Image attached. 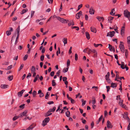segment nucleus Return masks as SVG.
Instances as JSON below:
<instances>
[{"label": "nucleus", "mask_w": 130, "mask_h": 130, "mask_svg": "<svg viewBox=\"0 0 130 130\" xmlns=\"http://www.w3.org/2000/svg\"><path fill=\"white\" fill-rule=\"evenodd\" d=\"M56 107H53V109H50L48 111L45 113L44 115L45 117H47L49 116V113L51 112H54L55 110Z\"/></svg>", "instance_id": "obj_1"}, {"label": "nucleus", "mask_w": 130, "mask_h": 130, "mask_svg": "<svg viewBox=\"0 0 130 130\" xmlns=\"http://www.w3.org/2000/svg\"><path fill=\"white\" fill-rule=\"evenodd\" d=\"M119 47L122 53H124L125 52V48L123 42H120V44L119 46Z\"/></svg>", "instance_id": "obj_2"}, {"label": "nucleus", "mask_w": 130, "mask_h": 130, "mask_svg": "<svg viewBox=\"0 0 130 130\" xmlns=\"http://www.w3.org/2000/svg\"><path fill=\"white\" fill-rule=\"evenodd\" d=\"M57 19L61 23H67L69 21L68 20H66L63 18H61L60 17H58L57 18Z\"/></svg>", "instance_id": "obj_3"}, {"label": "nucleus", "mask_w": 130, "mask_h": 130, "mask_svg": "<svg viewBox=\"0 0 130 130\" xmlns=\"http://www.w3.org/2000/svg\"><path fill=\"white\" fill-rule=\"evenodd\" d=\"M124 14L125 17L127 18L130 17V12L127 9L125 10L124 11Z\"/></svg>", "instance_id": "obj_4"}, {"label": "nucleus", "mask_w": 130, "mask_h": 130, "mask_svg": "<svg viewBox=\"0 0 130 130\" xmlns=\"http://www.w3.org/2000/svg\"><path fill=\"white\" fill-rule=\"evenodd\" d=\"M115 32L114 31H109L107 33V36H109L112 38L114 36Z\"/></svg>", "instance_id": "obj_5"}, {"label": "nucleus", "mask_w": 130, "mask_h": 130, "mask_svg": "<svg viewBox=\"0 0 130 130\" xmlns=\"http://www.w3.org/2000/svg\"><path fill=\"white\" fill-rule=\"evenodd\" d=\"M27 112L28 110H25L23 112L20 113V115L21 117H22L23 116H26L27 115H26V114L27 113Z\"/></svg>", "instance_id": "obj_6"}, {"label": "nucleus", "mask_w": 130, "mask_h": 130, "mask_svg": "<svg viewBox=\"0 0 130 130\" xmlns=\"http://www.w3.org/2000/svg\"><path fill=\"white\" fill-rule=\"evenodd\" d=\"M125 27L124 26L122 27L121 28V34L122 36H123L124 35L125 31Z\"/></svg>", "instance_id": "obj_7"}, {"label": "nucleus", "mask_w": 130, "mask_h": 130, "mask_svg": "<svg viewBox=\"0 0 130 130\" xmlns=\"http://www.w3.org/2000/svg\"><path fill=\"white\" fill-rule=\"evenodd\" d=\"M107 127L108 128H112L113 127L112 125H111L110 122L108 120L107 123Z\"/></svg>", "instance_id": "obj_8"}, {"label": "nucleus", "mask_w": 130, "mask_h": 130, "mask_svg": "<svg viewBox=\"0 0 130 130\" xmlns=\"http://www.w3.org/2000/svg\"><path fill=\"white\" fill-rule=\"evenodd\" d=\"M82 12L80 11H79L76 14V17L77 19H79L80 17V16L82 15Z\"/></svg>", "instance_id": "obj_9"}, {"label": "nucleus", "mask_w": 130, "mask_h": 130, "mask_svg": "<svg viewBox=\"0 0 130 130\" xmlns=\"http://www.w3.org/2000/svg\"><path fill=\"white\" fill-rule=\"evenodd\" d=\"M25 91L24 90H22L21 91L19 92L18 93V96L20 97H21L22 95L23 92Z\"/></svg>", "instance_id": "obj_10"}, {"label": "nucleus", "mask_w": 130, "mask_h": 130, "mask_svg": "<svg viewBox=\"0 0 130 130\" xmlns=\"http://www.w3.org/2000/svg\"><path fill=\"white\" fill-rule=\"evenodd\" d=\"M38 94H40L39 95V97L40 98H41L43 97L44 96V93L42 92V91L41 90H39L38 92Z\"/></svg>", "instance_id": "obj_11"}, {"label": "nucleus", "mask_w": 130, "mask_h": 130, "mask_svg": "<svg viewBox=\"0 0 130 130\" xmlns=\"http://www.w3.org/2000/svg\"><path fill=\"white\" fill-rule=\"evenodd\" d=\"M118 96L119 97V99L120 100V101L119 102V104L120 106H121L123 104V100H121V99L120 98V95H118L117 96V97H118Z\"/></svg>", "instance_id": "obj_12"}, {"label": "nucleus", "mask_w": 130, "mask_h": 130, "mask_svg": "<svg viewBox=\"0 0 130 130\" xmlns=\"http://www.w3.org/2000/svg\"><path fill=\"white\" fill-rule=\"evenodd\" d=\"M109 76L108 75H106L105 76V79L106 80L107 82L108 83H110L111 82V80L109 78Z\"/></svg>", "instance_id": "obj_13"}, {"label": "nucleus", "mask_w": 130, "mask_h": 130, "mask_svg": "<svg viewBox=\"0 0 130 130\" xmlns=\"http://www.w3.org/2000/svg\"><path fill=\"white\" fill-rule=\"evenodd\" d=\"M90 29L91 32H93L95 33H96L97 31L96 29L95 28L91 27L90 28Z\"/></svg>", "instance_id": "obj_14"}, {"label": "nucleus", "mask_w": 130, "mask_h": 130, "mask_svg": "<svg viewBox=\"0 0 130 130\" xmlns=\"http://www.w3.org/2000/svg\"><path fill=\"white\" fill-rule=\"evenodd\" d=\"M85 35L87 38L89 40L90 38V35L89 32L87 31L85 32Z\"/></svg>", "instance_id": "obj_15"}, {"label": "nucleus", "mask_w": 130, "mask_h": 130, "mask_svg": "<svg viewBox=\"0 0 130 130\" xmlns=\"http://www.w3.org/2000/svg\"><path fill=\"white\" fill-rule=\"evenodd\" d=\"M94 10L92 8H91L89 10V12L90 14H94Z\"/></svg>", "instance_id": "obj_16"}, {"label": "nucleus", "mask_w": 130, "mask_h": 130, "mask_svg": "<svg viewBox=\"0 0 130 130\" xmlns=\"http://www.w3.org/2000/svg\"><path fill=\"white\" fill-rule=\"evenodd\" d=\"M8 85L6 84H2L1 85V88L3 89H5L7 88Z\"/></svg>", "instance_id": "obj_17"}, {"label": "nucleus", "mask_w": 130, "mask_h": 130, "mask_svg": "<svg viewBox=\"0 0 130 130\" xmlns=\"http://www.w3.org/2000/svg\"><path fill=\"white\" fill-rule=\"evenodd\" d=\"M70 22V23H69L68 24V26H70L71 25L73 26L74 25V22L72 20Z\"/></svg>", "instance_id": "obj_18"}, {"label": "nucleus", "mask_w": 130, "mask_h": 130, "mask_svg": "<svg viewBox=\"0 0 130 130\" xmlns=\"http://www.w3.org/2000/svg\"><path fill=\"white\" fill-rule=\"evenodd\" d=\"M114 18L111 17H109L108 18V21H109L108 22H109L110 23H111L112 22V20Z\"/></svg>", "instance_id": "obj_19"}, {"label": "nucleus", "mask_w": 130, "mask_h": 130, "mask_svg": "<svg viewBox=\"0 0 130 130\" xmlns=\"http://www.w3.org/2000/svg\"><path fill=\"white\" fill-rule=\"evenodd\" d=\"M28 11V9L27 8H25V9H23V10L21 12V14H22L25 13H26Z\"/></svg>", "instance_id": "obj_20"}, {"label": "nucleus", "mask_w": 130, "mask_h": 130, "mask_svg": "<svg viewBox=\"0 0 130 130\" xmlns=\"http://www.w3.org/2000/svg\"><path fill=\"white\" fill-rule=\"evenodd\" d=\"M114 11L115 9H112L111 10V12L110 13V14L112 15H114L115 14V12Z\"/></svg>", "instance_id": "obj_21"}, {"label": "nucleus", "mask_w": 130, "mask_h": 130, "mask_svg": "<svg viewBox=\"0 0 130 130\" xmlns=\"http://www.w3.org/2000/svg\"><path fill=\"white\" fill-rule=\"evenodd\" d=\"M62 41L63 42L64 45L67 43V38H65L63 39Z\"/></svg>", "instance_id": "obj_22"}, {"label": "nucleus", "mask_w": 130, "mask_h": 130, "mask_svg": "<svg viewBox=\"0 0 130 130\" xmlns=\"http://www.w3.org/2000/svg\"><path fill=\"white\" fill-rule=\"evenodd\" d=\"M117 86V85L116 83H112L111 84V87L112 88L116 87Z\"/></svg>", "instance_id": "obj_23"}, {"label": "nucleus", "mask_w": 130, "mask_h": 130, "mask_svg": "<svg viewBox=\"0 0 130 130\" xmlns=\"http://www.w3.org/2000/svg\"><path fill=\"white\" fill-rule=\"evenodd\" d=\"M16 31L17 32V34L18 35H20V27L19 26L17 28Z\"/></svg>", "instance_id": "obj_24"}, {"label": "nucleus", "mask_w": 130, "mask_h": 130, "mask_svg": "<svg viewBox=\"0 0 130 130\" xmlns=\"http://www.w3.org/2000/svg\"><path fill=\"white\" fill-rule=\"evenodd\" d=\"M50 118L49 117H47V118H45L44 120L45 122L46 123H48L50 121Z\"/></svg>", "instance_id": "obj_25"}, {"label": "nucleus", "mask_w": 130, "mask_h": 130, "mask_svg": "<svg viewBox=\"0 0 130 130\" xmlns=\"http://www.w3.org/2000/svg\"><path fill=\"white\" fill-rule=\"evenodd\" d=\"M128 113L127 112H126V119L127 120V121L129 123L130 122V119H129L128 117Z\"/></svg>", "instance_id": "obj_26"}, {"label": "nucleus", "mask_w": 130, "mask_h": 130, "mask_svg": "<svg viewBox=\"0 0 130 130\" xmlns=\"http://www.w3.org/2000/svg\"><path fill=\"white\" fill-rule=\"evenodd\" d=\"M96 18L99 21H101L102 20L103 21L104 19V18L103 17H96Z\"/></svg>", "instance_id": "obj_27"}, {"label": "nucleus", "mask_w": 130, "mask_h": 130, "mask_svg": "<svg viewBox=\"0 0 130 130\" xmlns=\"http://www.w3.org/2000/svg\"><path fill=\"white\" fill-rule=\"evenodd\" d=\"M13 75H10L8 77V79L9 81H11L13 79Z\"/></svg>", "instance_id": "obj_28"}, {"label": "nucleus", "mask_w": 130, "mask_h": 130, "mask_svg": "<svg viewBox=\"0 0 130 130\" xmlns=\"http://www.w3.org/2000/svg\"><path fill=\"white\" fill-rule=\"evenodd\" d=\"M50 95V93L48 92H47L46 94V95L45 96V99H47L48 98L49 96Z\"/></svg>", "instance_id": "obj_29"}, {"label": "nucleus", "mask_w": 130, "mask_h": 130, "mask_svg": "<svg viewBox=\"0 0 130 130\" xmlns=\"http://www.w3.org/2000/svg\"><path fill=\"white\" fill-rule=\"evenodd\" d=\"M32 94L33 97H36V96L37 94V92L36 91L34 90L32 92Z\"/></svg>", "instance_id": "obj_30"}, {"label": "nucleus", "mask_w": 130, "mask_h": 130, "mask_svg": "<svg viewBox=\"0 0 130 130\" xmlns=\"http://www.w3.org/2000/svg\"><path fill=\"white\" fill-rule=\"evenodd\" d=\"M69 68V67H67V68H65L63 70V73H66L67 72Z\"/></svg>", "instance_id": "obj_31"}, {"label": "nucleus", "mask_w": 130, "mask_h": 130, "mask_svg": "<svg viewBox=\"0 0 130 130\" xmlns=\"http://www.w3.org/2000/svg\"><path fill=\"white\" fill-rule=\"evenodd\" d=\"M71 28L72 29H74V28H76V30H77V31L78 30H79V27H78V26H71Z\"/></svg>", "instance_id": "obj_32"}, {"label": "nucleus", "mask_w": 130, "mask_h": 130, "mask_svg": "<svg viewBox=\"0 0 130 130\" xmlns=\"http://www.w3.org/2000/svg\"><path fill=\"white\" fill-rule=\"evenodd\" d=\"M31 71L32 72H35L36 71V68L35 67L33 66L31 67Z\"/></svg>", "instance_id": "obj_33"}, {"label": "nucleus", "mask_w": 130, "mask_h": 130, "mask_svg": "<svg viewBox=\"0 0 130 130\" xmlns=\"http://www.w3.org/2000/svg\"><path fill=\"white\" fill-rule=\"evenodd\" d=\"M108 45V48L109 49V50L111 51H112V49H113V47L110 44H109Z\"/></svg>", "instance_id": "obj_34"}, {"label": "nucleus", "mask_w": 130, "mask_h": 130, "mask_svg": "<svg viewBox=\"0 0 130 130\" xmlns=\"http://www.w3.org/2000/svg\"><path fill=\"white\" fill-rule=\"evenodd\" d=\"M66 115L67 117H69L70 114V112L69 111H67L66 112Z\"/></svg>", "instance_id": "obj_35"}, {"label": "nucleus", "mask_w": 130, "mask_h": 130, "mask_svg": "<svg viewBox=\"0 0 130 130\" xmlns=\"http://www.w3.org/2000/svg\"><path fill=\"white\" fill-rule=\"evenodd\" d=\"M52 86H55L56 85V83L55 82V80H52Z\"/></svg>", "instance_id": "obj_36"}, {"label": "nucleus", "mask_w": 130, "mask_h": 130, "mask_svg": "<svg viewBox=\"0 0 130 130\" xmlns=\"http://www.w3.org/2000/svg\"><path fill=\"white\" fill-rule=\"evenodd\" d=\"M128 55V51L127 50H125V56L126 58H127Z\"/></svg>", "instance_id": "obj_37"}, {"label": "nucleus", "mask_w": 130, "mask_h": 130, "mask_svg": "<svg viewBox=\"0 0 130 130\" xmlns=\"http://www.w3.org/2000/svg\"><path fill=\"white\" fill-rule=\"evenodd\" d=\"M119 84L120 85V88L119 89V90H120V92H122V88L121 82V84H120V83H119Z\"/></svg>", "instance_id": "obj_38"}, {"label": "nucleus", "mask_w": 130, "mask_h": 130, "mask_svg": "<svg viewBox=\"0 0 130 130\" xmlns=\"http://www.w3.org/2000/svg\"><path fill=\"white\" fill-rule=\"evenodd\" d=\"M121 106L122 108H124L126 110L127 109V107L126 106V105L123 104Z\"/></svg>", "instance_id": "obj_39"}, {"label": "nucleus", "mask_w": 130, "mask_h": 130, "mask_svg": "<svg viewBox=\"0 0 130 130\" xmlns=\"http://www.w3.org/2000/svg\"><path fill=\"white\" fill-rule=\"evenodd\" d=\"M82 106H84L85 104L86 101H84L83 99L82 100Z\"/></svg>", "instance_id": "obj_40"}, {"label": "nucleus", "mask_w": 130, "mask_h": 130, "mask_svg": "<svg viewBox=\"0 0 130 130\" xmlns=\"http://www.w3.org/2000/svg\"><path fill=\"white\" fill-rule=\"evenodd\" d=\"M70 61L69 59H68L67 61V67H69L70 64Z\"/></svg>", "instance_id": "obj_41"}, {"label": "nucleus", "mask_w": 130, "mask_h": 130, "mask_svg": "<svg viewBox=\"0 0 130 130\" xmlns=\"http://www.w3.org/2000/svg\"><path fill=\"white\" fill-rule=\"evenodd\" d=\"M11 34V32L10 30H7L6 31V34L8 36L10 35Z\"/></svg>", "instance_id": "obj_42"}, {"label": "nucleus", "mask_w": 130, "mask_h": 130, "mask_svg": "<svg viewBox=\"0 0 130 130\" xmlns=\"http://www.w3.org/2000/svg\"><path fill=\"white\" fill-rule=\"evenodd\" d=\"M44 55L43 54H42L41 56L40 60L41 61H43L44 60Z\"/></svg>", "instance_id": "obj_43"}, {"label": "nucleus", "mask_w": 130, "mask_h": 130, "mask_svg": "<svg viewBox=\"0 0 130 130\" xmlns=\"http://www.w3.org/2000/svg\"><path fill=\"white\" fill-rule=\"evenodd\" d=\"M25 105V104H23L22 105H20L19 106V107L20 108H21V109H23L24 108V106Z\"/></svg>", "instance_id": "obj_44"}, {"label": "nucleus", "mask_w": 130, "mask_h": 130, "mask_svg": "<svg viewBox=\"0 0 130 130\" xmlns=\"http://www.w3.org/2000/svg\"><path fill=\"white\" fill-rule=\"evenodd\" d=\"M89 51H91V53L92 52L93 53H96V51L94 49H91L89 48Z\"/></svg>", "instance_id": "obj_45"}, {"label": "nucleus", "mask_w": 130, "mask_h": 130, "mask_svg": "<svg viewBox=\"0 0 130 130\" xmlns=\"http://www.w3.org/2000/svg\"><path fill=\"white\" fill-rule=\"evenodd\" d=\"M127 43L130 44V36L127 37Z\"/></svg>", "instance_id": "obj_46"}, {"label": "nucleus", "mask_w": 130, "mask_h": 130, "mask_svg": "<svg viewBox=\"0 0 130 130\" xmlns=\"http://www.w3.org/2000/svg\"><path fill=\"white\" fill-rule=\"evenodd\" d=\"M47 123L45 122L44 120H43L42 122V125L43 126H44L47 124Z\"/></svg>", "instance_id": "obj_47"}, {"label": "nucleus", "mask_w": 130, "mask_h": 130, "mask_svg": "<svg viewBox=\"0 0 130 130\" xmlns=\"http://www.w3.org/2000/svg\"><path fill=\"white\" fill-rule=\"evenodd\" d=\"M82 6L83 5L82 4H80L79 5L78 7V9L77 11L79 10L82 7Z\"/></svg>", "instance_id": "obj_48"}, {"label": "nucleus", "mask_w": 130, "mask_h": 130, "mask_svg": "<svg viewBox=\"0 0 130 130\" xmlns=\"http://www.w3.org/2000/svg\"><path fill=\"white\" fill-rule=\"evenodd\" d=\"M92 99H94L92 101V103L93 104H95L96 103V101L95 99V97H93Z\"/></svg>", "instance_id": "obj_49"}, {"label": "nucleus", "mask_w": 130, "mask_h": 130, "mask_svg": "<svg viewBox=\"0 0 130 130\" xmlns=\"http://www.w3.org/2000/svg\"><path fill=\"white\" fill-rule=\"evenodd\" d=\"M28 57V55H26L24 56V57L23 58V60L24 61L26 60Z\"/></svg>", "instance_id": "obj_50"}, {"label": "nucleus", "mask_w": 130, "mask_h": 130, "mask_svg": "<svg viewBox=\"0 0 130 130\" xmlns=\"http://www.w3.org/2000/svg\"><path fill=\"white\" fill-rule=\"evenodd\" d=\"M78 55L76 53V54H75V60L76 61H77L78 59Z\"/></svg>", "instance_id": "obj_51"}, {"label": "nucleus", "mask_w": 130, "mask_h": 130, "mask_svg": "<svg viewBox=\"0 0 130 130\" xmlns=\"http://www.w3.org/2000/svg\"><path fill=\"white\" fill-rule=\"evenodd\" d=\"M16 34L15 33V34H14V35L12 36V39H11V41H12V40L13 39H14L16 37Z\"/></svg>", "instance_id": "obj_52"}, {"label": "nucleus", "mask_w": 130, "mask_h": 130, "mask_svg": "<svg viewBox=\"0 0 130 130\" xmlns=\"http://www.w3.org/2000/svg\"><path fill=\"white\" fill-rule=\"evenodd\" d=\"M24 66V64H22L20 68V69H19V71H20L21 69H22L23 68Z\"/></svg>", "instance_id": "obj_53"}, {"label": "nucleus", "mask_w": 130, "mask_h": 130, "mask_svg": "<svg viewBox=\"0 0 130 130\" xmlns=\"http://www.w3.org/2000/svg\"><path fill=\"white\" fill-rule=\"evenodd\" d=\"M12 65H11L10 66H8L7 69H6L7 70H8L11 69L12 68Z\"/></svg>", "instance_id": "obj_54"}, {"label": "nucleus", "mask_w": 130, "mask_h": 130, "mask_svg": "<svg viewBox=\"0 0 130 130\" xmlns=\"http://www.w3.org/2000/svg\"><path fill=\"white\" fill-rule=\"evenodd\" d=\"M116 28H115L114 29V30L116 31V32L117 33H118V27H117V26H116Z\"/></svg>", "instance_id": "obj_55"}, {"label": "nucleus", "mask_w": 130, "mask_h": 130, "mask_svg": "<svg viewBox=\"0 0 130 130\" xmlns=\"http://www.w3.org/2000/svg\"><path fill=\"white\" fill-rule=\"evenodd\" d=\"M34 13H35V11H31V18H32L34 14Z\"/></svg>", "instance_id": "obj_56"}, {"label": "nucleus", "mask_w": 130, "mask_h": 130, "mask_svg": "<svg viewBox=\"0 0 130 130\" xmlns=\"http://www.w3.org/2000/svg\"><path fill=\"white\" fill-rule=\"evenodd\" d=\"M94 125V123L93 121L91 124V128H93Z\"/></svg>", "instance_id": "obj_57"}, {"label": "nucleus", "mask_w": 130, "mask_h": 130, "mask_svg": "<svg viewBox=\"0 0 130 130\" xmlns=\"http://www.w3.org/2000/svg\"><path fill=\"white\" fill-rule=\"evenodd\" d=\"M111 74L112 75V77H114L115 76V74H114L113 72V71L112 70H111Z\"/></svg>", "instance_id": "obj_58"}, {"label": "nucleus", "mask_w": 130, "mask_h": 130, "mask_svg": "<svg viewBox=\"0 0 130 130\" xmlns=\"http://www.w3.org/2000/svg\"><path fill=\"white\" fill-rule=\"evenodd\" d=\"M47 103L48 104L50 105L52 104H53L54 102L53 101H50L48 102Z\"/></svg>", "instance_id": "obj_59"}, {"label": "nucleus", "mask_w": 130, "mask_h": 130, "mask_svg": "<svg viewBox=\"0 0 130 130\" xmlns=\"http://www.w3.org/2000/svg\"><path fill=\"white\" fill-rule=\"evenodd\" d=\"M88 50H89V48L88 47H87L83 50V52L84 53H85L86 52V51H88Z\"/></svg>", "instance_id": "obj_60"}, {"label": "nucleus", "mask_w": 130, "mask_h": 130, "mask_svg": "<svg viewBox=\"0 0 130 130\" xmlns=\"http://www.w3.org/2000/svg\"><path fill=\"white\" fill-rule=\"evenodd\" d=\"M106 87L107 89V92H108L109 90L110 87L109 86H107Z\"/></svg>", "instance_id": "obj_61"}, {"label": "nucleus", "mask_w": 130, "mask_h": 130, "mask_svg": "<svg viewBox=\"0 0 130 130\" xmlns=\"http://www.w3.org/2000/svg\"><path fill=\"white\" fill-rule=\"evenodd\" d=\"M54 71L50 73V75L51 76H53L54 74Z\"/></svg>", "instance_id": "obj_62"}, {"label": "nucleus", "mask_w": 130, "mask_h": 130, "mask_svg": "<svg viewBox=\"0 0 130 130\" xmlns=\"http://www.w3.org/2000/svg\"><path fill=\"white\" fill-rule=\"evenodd\" d=\"M60 70H59L56 73L57 75L58 76H59L60 75Z\"/></svg>", "instance_id": "obj_63"}, {"label": "nucleus", "mask_w": 130, "mask_h": 130, "mask_svg": "<svg viewBox=\"0 0 130 130\" xmlns=\"http://www.w3.org/2000/svg\"><path fill=\"white\" fill-rule=\"evenodd\" d=\"M127 130H130V122L129 123V124L127 127Z\"/></svg>", "instance_id": "obj_64"}]
</instances>
